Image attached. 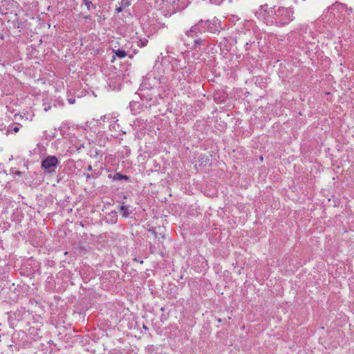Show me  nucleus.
<instances>
[{
  "mask_svg": "<svg viewBox=\"0 0 354 354\" xmlns=\"http://www.w3.org/2000/svg\"><path fill=\"white\" fill-rule=\"evenodd\" d=\"M274 15L279 21L280 25H286L292 21L294 19V11L290 7H274Z\"/></svg>",
  "mask_w": 354,
  "mask_h": 354,
  "instance_id": "obj_1",
  "label": "nucleus"
},
{
  "mask_svg": "<svg viewBox=\"0 0 354 354\" xmlns=\"http://www.w3.org/2000/svg\"><path fill=\"white\" fill-rule=\"evenodd\" d=\"M59 164L57 158L55 156H48L41 162V167L49 174L55 172V169Z\"/></svg>",
  "mask_w": 354,
  "mask_h": 354,
  "instance_id": "obj_2",
  "label": "nucleus"
},
{
  "mask_svg": "<svg viewBox=\"0 0 354 354\" xmlns=\"http://www.w3.org/2000/svg\"><path fill=\"white\" fill-rule=\"evenodd\" d=\"M205 32H206V27L205 26L204 21L201 20L197 24L192 26L185 34L189 37H196L198 33Z\"/></svg>",
  "mask_w": 354,
  "mask_h": 354,
  "instance_id": "obj_3",
  "label": "nucleus"
},
{
  "mask_svg": "<svg viewBox=\"0 0 354 354\" xmlns=\"http://www.w3.org/2000/svg\"><path fill=\"white\" fill-rule=\"evenodd\" d=\"M205 26L206 27V31L210 32H216L218 31L217 26L215 23L212 22L211 21L207 20L204 21Z\"/></svg>",
  "mask_w": 354,
  "mask_h": 354,
  "instance_id": "obj_4",
  "label": "nucleus"
},
{
  "mask_svg": "<svg viewBox=\"0 0 354 354\" xmlns=\"http://www.w3.org/2000/svg\"><path fill=\"white\" fill-rule=\"evenodd\" d=\"M148 231L150 232L158 241L162 242L165 239L164 234L158 233L153 227L149 229Z\"/></svg>",
  "mask_w": 354,
  "mask_h": 354,
  "instance_id": "obj_5",
  "label": "nucleus"
},
{
  "mask_svg": "<svg viewBox=\"0 0 354 354\" xmlns=\"http://www.w3.org/2000/svg\"><path fill=\"white\" fill-rule=\"evenodd\" d=\"M206 44V39L202 38H198L194 39L193 48L194 49L201 48L202 46H205Z\"/></svg>",
  "mask_w": 354,
  "mask_h": 354,
  "instance_id": "obj_6",
  "label": "nucleus"
},
{
  "mask_svg": "<svg viewBox=\"0 0 354 354\" xmlns=\"http://www.w3.org/2000/svg\"><path fill=\"white\" fill-rule=\"evenodd\" d=\"M113 53L115 54V56H117L119 58H124L127 56L126 52L122 49H113Z\"/></svg>",
  "mask_w": 354,
  "mask_h": 354,
  "instance_id": "obj_7",
  "label": "nucleus"
},
{
  "mask_svg": "<svg viewBox=\"0 0 354 354\" xmlns=\"http://www.w3.org/2000/svg\"><path fill=\"white\" fill-rule=\"evenodd\" d=\"M120 210L123 217L127 218L129 216L130 213L128 207L122 205L120 206Z\"/></svg>",
  "mask_w": 354,
  "mask_h": 354,
  "instance_id": "obj_8",
  "label": "nucleus"
},
{
  "mask_svg": "<svg viewBox=\"0 0 354 354\" xmlns=\"http://www.w3.org/2000/svg\"><path fill=\"white\" fill-rule=\"evenodd\" d=\"M113 180H128L129 177L126 175L121 174L120 173H116L113 176Z\"/></svg>",
  "mask_w": 354,
  "mask_h": 354,
  "instance_id": "obj_9",
  "label": "nucleus"
},
{
  "mask_svg": "<svg viewBox=\"0 0 354 354\" xmlns=\"http://www.w3.org/2000/svg\"><path fill=\"white\" fill-rule=\"evenodd\" d=\"M85 5L86 6L87 9L89 10L91 8H95L94 5L89 0H83Z\"/></svg>",
  "mask_w": 354,
  "mask_h": 354,
  "instance_id": "obj_10",
  "label": "nucleus"
},
{
  "mask_svg": "<svg viewBox=\"0 0 354 354\" xmlns=\"http://www.w3.org/2000/svg\"><path fill=\"white\" fill-rule=\"evenodd\" d=\"M43 106H44V110L45 111H48L51 109V106L46 103H44Z\"/></svg>",
  "mask_w": 354,
  "mask_h": 354,
  "instance_id": "obj_11",
  "label": "nucleus"
},
{
  "mask_svg": "<svg viewBox=\"0 0 354 354\" xmlns=\"http://www.w3.org/2000/svg\"><path fill=\"white\" fill-rule=\"evenodd\" d=\"M210 2L216 5H219L223 0H209Z\"/></svg>",
  "mask_w": 354,
  "mask_h": 354,
  "instance_id": "obj_12",
  "label": "nucleus"
},
{
  "mask_svg": "<svg viewBox=\"0 0 354 354\" xmlns=\"http://www.w3.org/2000/svg\"><path fill=\"white\" fill-rule=\"evenodd\" d=\"M136 105H138V104L136 102H130L129 106H130L131 111H133V106H136Z\"/></svg>",
  "mask_w": 354,
  "mask_h": 354,
  "instance_id": "obj_13",
  "label": "nucleus"
},
{
  "mask_svg": "<svg viewBox=\"0 0 354 354\" xmlns=\"http://www.w3.org/2000/svg\"><path fill=\"white\" fill-rule=\"evenodd\" d=\"M121 4L122 6H129V3L127 1H125V0H122L121 1Z\"/></svg>",
  "mask_w": 354,
  "mask_h": 354,
  "instance_id": "obj_14",
  "label": "nucleus"
},
{
  "mask_svg": "<svg viewBox=\"0 0 354 354\" xmlns=\"http://www.w3.org/2000/svg\"><path fill=\"white\" fill-rule=\"evenodd\" d=\"M68 100V102H69L71 104H74V103H75V98H69Z\"/></svg>",
  "mask_w": 354,
  "mask_h": 354,
  "instance_id": "obj_15",
  "label": "nucleus"
},
{
  "mask_svg": "<svg viewBox=\"0 0 354 354\" xmlns=\"http://www.w3.org/2000/svg\"><path fill=\"white\" fill-rule=\"evenodd\" d=\"M147 42H148V41L147 39H145L144 41L141 40V46H146Z\"/></svg>",
  "mask_w": 354,
  "mask_h": 354,
  "instance_id": "obj_16",
  "label": "nucleus"
},
{
  "mask_svg": "<svg viewBox=\"0 0 354 354\" xmlns=\"http://www.w3.org/2000/svg\"><path fill=\"white\" fill-rule=\"evenodd\" d=\"M22 174H23V173H22L21 171H15V174L16 176H21L22 175Z\"/></svg>",
  "mask_w": 354,
  "mask_h": 354,
  "instance_id": "obj_17",
  "label": "nucleus"
},
{
  "mask_svg": "<svg viewBox=\"0 0 354 354\" xmlns=\"http://www.w3.org/2000/svg\"><path fill=\"white\" fill-rule=\"evenodd\" d=\"M19 127H14V128H13V131H14L15 132H18V131H19Z\"/></svg>",
  "mask_w": 354,
  "mask_h": 354,
  "instance_id": "obj_18",
  "label": "nucleus"
},
{
  "mask_svg": "<svg viewBox=\"0 0 354 354\" xmlns=\"http://www.w3.org/2000/svg\"><path fill=\"white\" fill-rule=\"evenodd\" d=\"M122 8L121 7L116 8L117 12H122Z\"/></svg>",
  "mask_w": 354,
  "mask_h": 354,
  "instance_id": "obj_19",
  "label": "nucleus"
},
{
  "mask_svg": "<svg viewBox=\"0 0 354 354\" xmlns=\"http://www.w3.org/2000/svg\"><path fill=\"white\" fill-rule=\"evenodd\" d=\"M336 4H337V3H336L333 4L331 7L328 8V10H333V8L335 6V5H336Z\"/></svg>",
  "mask_w": 354,
  "mask_h": 354,
  "instance_id": "obj_20",
  "label": "nucleus"
},
{
  "mask_svg": "<svg viewBox=\"0 0 354 354\" xmlns=\"http://www.w3.org/2000/svg\"><path fill=\"white\" fill-rule=\"evenodd\" d=\"M87 170L89 171H91L92 170V166L91 165H88L87 167Z\"/></svg>",
  "mask_w": 354,
  "mask_h": 354,
  "instance_id": "obj_21",
  "label": "nucleus"
},
{
  "mask_svg": "<svg viewBox=\"0 0 354 354\" xmlns=\"http://www.w3.org/2000/svg\"><path fill=\"white\" fill-rule=\"evenodd\" d=\"M85 176H86L87 180L91 178L90 175L88 174H85Z\"/></svg>",
  "mask_w": 354,
  "mask_h": 354,
  "instance_id": "obj_22",
  "label": "nucleus"
}]
</instances>
